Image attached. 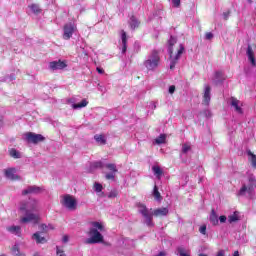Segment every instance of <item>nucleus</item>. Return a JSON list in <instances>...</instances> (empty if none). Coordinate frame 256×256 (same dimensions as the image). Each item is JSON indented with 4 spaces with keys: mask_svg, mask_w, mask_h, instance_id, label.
<instances>
[{
    "mask_svg": "<svg viewBox=\"0 0 256 256\" xmlns=\"http://www.w3.org/2000/svg\"><path fill=\"white\" fill-rule=\"evenodd\" d=\"M39 209V202L35 199H29L26 202H21L20 211L25 213V216L20 219L22 223H39V214L33 213Z\"/></svg>",
    "mask_w": 256,
    "mask_h": 256,
    "instance_id": "nucleus-1",
    "label": "nucleus"
},
{
    "mask_svg": "<svg viewBox=\"0 0 256 256\" xmlns=\"http://www.w3.org/2000/svg\"><path fill=\"white\" fill-rule=\"evenodd\" d=\"M103 231H105V225L101 222L92 221L89 222V230L87 235L90 236L85 240L86 245H95L97 243H103Z\"/></svg>",
    "mask_w": 256,
    "mask_h": 256,
    "instance_id": "nucleus-2",
    "label": "nucleus"
},
{
    "mask_svg": "<svg viewBox=\"0 0 256 256\" xmlns=\"http://www.w3.org/2000/svg\"><path fill=\"white\" fill-rule=\"evenodd\" d=\"M138 211L144 217L145 223L148 227H153V215L154 217H167V215H169V209L165 207L157 208L151 212L144 204L138 205Z\"/></svg>",
    "mask_w": 256,
    "mask_h": 256,
    "instance_id": "nucleus-3",
    "label": "nucleus"
},
{
    "mask_svg": "<svg viewBox=\"0 0 256 256\" xmlns=\"http://www.w3.org/2000/svg\"><path fill=\"white\" fill-rule=\"evenodd\" d=\"M168 43H169L168 52H169L170 59H171L170 69L173 70V69H175V65H177V61H179V59H181V55H183V52L185 51V47L183 46V44H180L177 54L175 55V57H173V45H175V43H177V38L171 36Z\"/></svg>",
    "mask_w": 256,
    "mask_h": 256,
    "instance_id": "nucleus-4",
    "label": "nucleus"
},
{
    "mask_svg": "<svg viewBox=\"0 0 256 256\" xmlns=\"http://www.w3.org/2000/svg\"><path fill=\"white\" fill-rule=\"evenodd\" d=\"M161 63V57L157 50H153L144 61L143 65L146 67L147 71H155L159 64Z\"/></svg>",
    "mask_w": 256,
    "mask_h": 256,
    "instance_id": "nucleus-5",
    "label": "nucleus"
},
{
    "mask_svg": "<svg viewBox=\"0 0 256 256\" xmlns=\"http://www.w3.org/2000/svg\"><path fill=\"white\" fill-rule=\"evenodd\" d=\"M60 203L62 207H65V209H68V211L77 210V199L74 196H71L69 194L61 196Z\"/></svg>",
    "mask_w": 256,
    "mask_h": 256,
    "instance_id": "nucleus-6",
    "label": "nucleus"
},
{
    "mask_svg": "<svg viewBox=\"0 0 256 256\" xmlns=\"http://www.w3.org/2000/svg\"><path fill=\"white\" fill-rule=\"evenodd\" d=\"M256 188V179L254 175H250L248 177V185L243 184L238 195H240L241 197H243V195H245V193H249V195H251Z\"/></svg>",
    "mask_w": 256,
    "mask_h": 256,
    "instance_id": "nucleus-7",
    "label": "nucleus"
},
{
    "mask_svg": "<svg viewBox=\"0 0 256 256\" xmlns=\"http://www.w3.org/2000/svg\"><path fill=\"white\" fill-rule=\"evenodd\" d=\"M24 139L27 141V143H33L34 145H37V143H42L45 141V138L41 134H35L33 132H27L24 134Z\"/></svg>",
    "mask_w": 256,
    "mask_h": 256,
    "instance_id": "nucleus-8",
    "label": "nucleus"
},
{
    "mask_svg": "<svg viewBox=\"0 0 256 256\" xmlns=\"http://www.w3.org/2000/svg\"><path fill=\"white\" fill-rule=\"evenodd\" d=\"M63 31V39L69 41V39L73 37L75 31H77V26H75L73 23H67L64 25Z\"/></svg>",
    "mask_w": 256,
    "mask_h": 256,
    "instance_id": "nucleus-9",
    "label": "nucleus"
},
{
    "mask_svg": "<svg viewBox=\"0 0 256 256\" xmlns=\"http://www.w3.org/2000/svg\"><path fill=\"white\" fill-rule=\"evenodd\" d=\"M106 169H108V171H110L109 173H106L105 177L106 179L109 181H113V179H115V173H117V165L113 164V163H108L105 164L104 166Z\"/></svg>",
    "mask_w": 256,
    "mask_h": 256,
    "instance_id": "nucleus-10",
    "label": "nucleus"
},
{
    "mask_svg": "<svg viewBox=\"0 0 256 256\" xmlns=\"http://www.w3.org/2000/svg\"><path fill=\"white\" fill-rule=\"evenodd\" d=\"M229 103L231 105V107H234V111H236V113H238L239 115H243V103L239 100H237V98L235 97H231L229 99Z\"/></svg>",
    "mask_w": 256,
    "mask_h": 256,
    "instance_id": "nucleus-11",
    "label": "nucleus"
},
{
    "mask_svg": "<svg viewBox=\"0 0 256 256\" xmlns=\"http://www.w3.org/2000/svg\"><path fill=\"white\" fill-rule=\"evenodd\" d=\"M42 192H43V188L39 186H29L27 189L22 191V195H29L31 193H33L34 195H37Z\"/></svg>",
    "mask_w": 256,
    "mask_h": 256,
    "instance_id": "nucleus-12",
    "label": "nucleus"
},
{
    "mask_svg": "<svg viewBox=\"0 0 256 256\" xmlns=\"http://www.w3.org/2000/svg\"><path fill=\"white\" fill-rule=\"evenodd\" d=\"M246 55L251 66L256 67L255 52H253V48L251 47V45H248Z\"/></svg>",
    "mask_w": 256,
    "mask_h": 256,
    "instance_id": "nucleus-13",
    "label": "nucleus"
},
{
    "mask_svg": "<svg viewBox=\"0 0 256 256\" xmlns=\"http://www.w3.org/2000/svg\"><path fill=\"white\" fill-rule=\"evenodd\" d=\"M49 67L50 69H52V71H58L61 69H65V67H67V64L59 60V61L50 62Z\"/></svg>",
    "mask_w": 256,
    "mask_h": 256,
    "instance_id": "nucleus-14",
    "label": "nucleus"
},
{
    "mask_svg": "<svg viewBox=\"0 0 256 256\" xmlns=\"http://www.w3.org/2000/svg\"><path fill=\"white\" fill-rule=\"evenodd\" d=\"M203 99L204 104L209 105V102L211 101V86H205Z\"/></svg>",
    "mask_w": 256,
    "mask_h": 256,
    "instance_id": "nucleus-15",
    "label": "nucleus"
},
{
    "mask_svg": "<svg viewBox=\"0 0 256 256\" xmlns=\"http://www.w3.org/2000/svg\"><path fill=\"white\" fill-rule=\"evenodd\" d=\"M121 41H122V53L125 55L127 53V32L121 30Z\"/></svg>",
    "mask_w": 256,
    "mask_h": 256,
    "instance_id": "nucleus-16",
    "label": "nucleus"
},
{
    "mask_svg": "<svg viewBox=\"0 0 256 256\" xmlns=\"http://www.w3.org/2000/svg\"><path fill=\"white\" fill-rule=\"evenodd\" d=\"M5 175L7 179H11L12 181H15V179H19V177L15 174V169L13 168L6 170Z\"/></svg>",
    "mask_w": 256,
    "mask_h": 256,
    "instance_id": "nucleus-17",
    "label": "nucleus"
},
{
    "mask_svg": "<svg viewBox=\"0 0 256 256\" xmlns=\"http://www.w3.org/2000/svg\"><path fill=\"white\" fill-rule=\"evenodd\" d=\"M94 139H95L96 143H98L99 145H107V139L105 138V136L103 134H96L94 136Z\"/></svg>",
    "mask_w": 256,
    "mask_h": 256,
    "instance_id": "nucleus-18",
    "label": "nucleus"
},
{
    "mask_svg": "<svg viewBox=\"0 0 256 256\" xmlns=\"http://www.w3.org/2000/svg\"><path fill=\"white\" fill-rule=\"evenodd\" d=\"M32 238L36 241V243H47V239L41 236V233L39 232L34 233Z\"/></svg>",
    "mask_w": 256,
    "mask_h": 256,
    "instance_id": "nucleus-19",
    "label": "nucleus"
},
{
    "mask_svg": "<svg viewBox=\"0 0 256 256\" xmlns=\"http://www.w3.org/2000/svg\"><path fill=\"white\" fill-rule=\"evenodd\" d=\"M7 231H9V233H12L13 235H21V226H10L7 228Z\"/></svg>",
    "mask_w": 256,
    "mask_h": 256,
    "instance_id": "nucleus-20",
    "label": "nucleus"
},
{
    "mask_svg": "<svg viewBox=\"0 0 256 256\" xmlns=\"http://www.w3.org/2000/svg\"><path fill=\"white\" fill-rule=\"evenodd\" d=\"M210 222L212 223V225H219V216H217L215 210L211 211Z\"/></svg>",
    "mask_w": 256,
    "mask_h": 256,
    "instance_id": "nucleus-21",
    "label": "nucleus"
},
{
    "mask_svg": "<svg viewBox=\"0 0 256 256\" xmlns=\"http://www.w3.org/2000/svg\"><path fill=\"white\" fill-rule=\"evenodd\" d=\"M90 167H91V171H93L94 169H103L105 167V164L101 161H97V162L91 163Z\"/></svg>",
    "mask_w": 256,
    "mask_h": 256,
    "instance_id": "nucleus-22",
    "label": "nucleus"
},
{
    "mask_svg": "<svg viewBox=\"0 0 256 256\" xmlns=\"http://www.w3.org/2000/svg\"><path fill=\"white\" fill-rule=\"evenodd\" d=\"M152 171L154 175H156L157 179H161V176L163 175V170H161V167L153 166Z\"/></svg>",
    "mask_w": 256,
    "mask_h": 256,
    "instance_id": "nucleus-23",
    "label": "nucleus"
},
{
    "mask_svg": "<svg viewBox=\"0 0 256 256\" xmlns=\"http://www.w3.org/2000/svg\"><path fill=\"white\" fill-rule=\"evenodd\" d=\"M9 155L14 159H21V153L17 151L15 148L9 150Z\"/></svg>",
    "mask_w": 256,
    "mask_h": 256,
    "instance_id": "nucleus-24",
    "label": "nucleus"
},
{
    "mask_svg": "<svg viewBox=\"0 0 256 256\" xmlns=\"http://www.w3.org/2000/svg\"><path fill=\"white\" fill-rule=\"evenodd\" d=\"M153 197L156 201H161V199H163V197H161V193L159 192V188L157 186H154Z\"/></svg>",
    "mask_w": 256,
    "mask_h": 256,
    "instance_id": "nucleus-25",
    "label": "nucleus"
},
{
    "mask_svg": "<svg viewBox=\"0 0 256 256\" xmlns=\"http://www.w3.org/2000/svg\"><path fill=\"white\" fill-rule=\"evenodd\" d=\"M89 105V102L87 100H82L78 104H73L72 107L73 109H82V107H87Z\"/></svg>",
    "mask_w": 256,
    "mask_h": 256,
    "instance_id": "nucleus-26",
    "label": "nucleus"
},
{
    "mask_svg": "<svg viewBox=\"0 0 256 256\" xmlns=\"http://www.w3.org/2000/svg\"><path fill=\"white\" fill-rule=\"evenodd\" d=\"M130 27L131 29H137V27H139V21L137 20V18H135V16H132L130 18Z\"/></svg>",
    "mask_w": 256,
    "mask_h": 256,
    "instance_id": "nucleus-27",
    "label": "nucleus"
},
{
    "mask_svg": "<svg viewBox=\"0 0 256 256\" xmlns=\"http://www.w3.org/2000/svg\"><path fill=\"white\" fill-rule=\"evenodd\" d=\"M166 139H167V136L165 134H161L158 138L155 139V144L163 145V143H165Z\"/></svg>",
    "mask_w": 256,
    "mask_h": 256,
    "instance_id": "nucleus-28",
    "label": "nucleus"
},
{
    "mask_svg": "<svg viewBox=\"0 0 256 256\" xmlns=\"http://www.w3.org/2000/svg\"><path fill=\"white\" fill-rule=\"evenodd\" d=\"M29 7L32 13H35L36 15H39V13H41V8L39 7L38 4H31Z\"/></svg>",
    "mask_w": 256,
    "mask_h": 256,
    "instance_id": "nucleus-29",
    "label": "nucleus"
},
{
    "mask_svg": "<svg viewBox=\"0 0 256 256\" xmlns=\"http://www.w3.org/2000/svg\"><path fill=\"white\" fill-rule=\"evenodd\" d=\"M229 223H235V221H239V212H234V214L228 217Z\"/></svg>",
    "mask_w": 256,
    "mask_h": 256,
    "instance_id": "nucleus-30",
    "label": "nucleus"
},
{
    "mask_svg": "<svg viewBox=\"0 0 256 256\" xmlns=\"http://www.w3.org/2000/svg\"><path fill=\"white\" fill-rule=\"evenodd\" d=\"M40 229L41 231H43L44 233H47V231H49L50 229H54L53 225H46V224H41L40 225Z\"/></svg>",
    "mask_w": 256,
    "mask_h": 256,
    "instance_id": "nucleus-31",
    "label": "nucleus"
},
{
    "mask_svg": "<svg viewBox=\"0 0 256 256\" xmlns=\"http://www.w3.org/2000/svg\"><path fill=\"white\" fill-rule=\"evenodd\" d=\"M248 155L249 157H251V164H252V167H256V155L253 154L251 151H248Z\"/></svg>",
    "mask_w": 256,
    "mask_h": 256,
    "instance_id": "nucleus-32",
    "label": "nucleus"
},
{
    "mask_svg": "<svg viewBox=\"0 0 256 256\" xmlns=\"http://www.w3.org/2000/svg\"><path fill=\"white\" fill-rule=\"evenodd\" d=\"M191 151V144L185 143L182 145V153H189Z\"/></svg>",
    "mask_w": 256,
    "mask_h": 256,
    "instance_id": "nucleus-33",
    "label": "nucleus"
},
{
    "mask_svg": "<svg viewBox=\"0 0 256 256\" xmlns=\"http://www.w3.org/2000/svg\"><path fill=\"white\" fill-rule=\"evenodd\" d=\"M215 77L218 83H221V81L225 79V77L223 76V72H216Z\"/></svg>",
    "mask_w": 256,
    "mask_h": 256,
    "instance_id": "nucleus-34",
    "label": "nucleus"
},
{
    "mask_svg": "<svg viewBox=\"0 0 256 256\" xmlns=\"http://www.w3.org/2000/svg\"><path fill=\"white\" fill-rule=\"evenodd\" d=\"M94 191H96V193H101V191H103V185L96 182L94 184Z\"/></svg>",
    "mask_w": 256,
    "mask_h": 256,
    "instance_id": "nucleus-35",
    "label": "nucleus"
},
{
    "mask_svg": "<svg viewBox=\"0 0 256 256\" xmlns=\"http://www.w3.org/2000/svg\"><path fill=\"white\" fill-rule=\"evenodd\" d=\"M172 1V7L175 9H179L181 7V0H171Z\"/></svg>",
    "mask_w": 256,
    "mask_h": 256,
    "instance_id": "nucleus-36",
    "label": "nucleus"
},
{
    "mask_svg": "<svg viewBox=\"0 0 256 256\" xmlns=\"http://www.w3.org/2000/svg\"><path fill=\"white\" fill-rule=\"evenodd\" d=\"M199 232L202 234V235H206L207 234V226L206 225H203L199 228Z\"/></svg>",
    "mask_w": 256,
    "mask_h": 256,
    "instance_id": "nucleus-37",
    "label": "nucleus"
},
{
    "mask_svg": "<svg viewBox=\"0 0 256 256\" xmlns=\"http://www.w3.org/2000/svg\"><path fill=\"white\" fill-rule=\"evenodd\" d=\"M12 253H14V255H19V246L18 245L13 246Z\"/></svg>",
    "mask_w": 256,
    "mask_h": 256,
    "instance_id": "nucleus-38",
    "label": "nucleus"
},
{
    "mask_svg": "<svg viewBox=\"0 0 256 256\" xmlns=\"http://www.w3.org/2000/svg\"><path fill=\"white\" fill-rule=\"evenodd\" d=\"M109 199H115V197H117V192L116 191H111L108 194Z\"/></svg>",
    "mask_w": 256,
    "mask_h": 256,
    "instance_id": "nucleus-39",
    "label": "nucleus"
},
{
    "mask_svg": "<svg viewBox=\"0 0 256 256\" xmlns=\"http://www.w3.org/2000/svg\"><path fill=\"white\" fill-rule=\"evenodd\" d=\"M205 39H207V41H211V39H213V33L207 32L205 35Z\"/></svg>",
    "mask_w": 256,
    "mask_h": 256,
    "instance_id": "nucleus-40",
    "label": "nucleus"
},
{
    "mask_svg": "<svg viewBox=\"0 0 256 256\" xmlns=\"http://www.w3.org/2000/svg\"><path fill=\"white\" fill-rule=\"evenodd\" d=\"M169 93L171 95H173V93H175V85H172V86L169 87Z\"/></svg>",
    "mask_w": 256,
    "mask_h": 256,
    "instance_id": "nucleus-41",
    "label": "nucleus"
},
{
    "mask_svg": "<svg viewBox=\"0 0 256 256\" xmlns=\"http://www.w3.org/2000/svg\"><path fill=\"white\" fill-rule=\"evenodd\" d=\"M219 221L220 223H225V221H227V216H220Z\"/></svg>",
    "mask_w": 256,
    "mask_h": 256,
    "instance_id": "nucleus-42",
    "label": "nucleus"
},
{
    "mask_svg": "<svg viewBox=\"0 0 256 256\" xmlns=\"http://www.w3.org/2000/svg\"><path fill=\"white\" fill-rule=\"evenodd\" d=\"M57 255L65 256V253L63 252V250H61V249H59V247H57Z\"/></svg>",
    "mask_w": 256,
    "mask_h": 256,
    "instance_id": "nucleus-43",
    "label": "nucleus"
},
{
    "mask_svg": "<svg viewBox=\"0 0 256 256\" xmlns=\"http://www.w3.org/2000/svg\"><path fill=\"white\" fill-rule=\"evenodd\" d=\"M96 71H98V73L100 75H103V73H105V70H103V68H99V67L96 68Z\"/></svg>",
    "mask_w": 256,
    "mask_h": 256,
    "instance_id": "nucleus-44",
    "label": "nucleus"
},
{
    "mask_svg": "<svg viewBox=\"0 0 256 256\" xmlns=\"http://www.w3.org/2000/svg\"><path fill=\"white\" fill-rule=\"evenodd\" d=\"M62 241H63V243H68L69 242V236H67V235L63 236Z\"/></svg>",
    "mask_w": 256,
    "mask_h": 256,
    "instance_id": "nucleus-45",
    "label": "nucleus"
},
{
    "mask_svg": "<svg viewBox=\"0 0 256 256\" xmlns=\"http://www.w3.org/2000/svg\"><path fill=\"white\" fill-rule=\"evenodd\" d=\"M216 256H225V250H219Z\"/></svg>",
    "mask_w": 256,
    "mask_h": 256,
    "instance_id": "nucleus-46",
    "label": "nucleus"
},
{
    "mask_svg": "<svg viewBox=\"0 0 256 256\" xmlns=\"http://www.w3.org/2000/svg\"><path fill=\"white\" fill-rule=\"evenodd\" d=\"M229 14H230V12H224V19L225 20L229 19Z\"/></svg>",
    "mask_w": 256,
    "mask_h": 256,
    "instance_id": "nucleus-47",
    "label": "nucleus"
},
{
    "mask_svg": "<svg viewBox=\"0 0 256 256\" xmlns=\"http://www.w3.org/2000/svg\"><path fill=\"white\" fill-rule=\"evenodd\" d=\"M233 256H239V251H235Z\"/></svg>",
    "mask_w": 256,
    "mask_h": 256,
    "instance_id": "nucleus-48",
    "label": "nucleus"
},
{
    "mask_svg": "<svg viewBox=\"0 0 256 256\" xmlns=\"http://www.w3.org/2000/svg\"><path fill=\"white\" fill-rule=\"evenodd\" d=\"M17 255H18V256H25V254H23V253H21V254L18 253Z\"/></svg>",
    "mask_w": 256,
    "mask_h": 256,
    "instance_id": "nucleus-49",
    "label": "nucleus"
},
{
    "mask_svg": "<svg viewBox=\"0 0 256 256\" xmlns=\"http://www.w3.org/2000/svg\"><path fill=\"white\" fill-rule=\"evenodd\" d=\"M206 113H208V115L211 116V112L210 111H206Z\"/></svg>",
    "mask_w": 256,
    "mask_h": 256,
    "instance_id": "nucleus-50",
    "label": "nucleus"
}]
</instances>
